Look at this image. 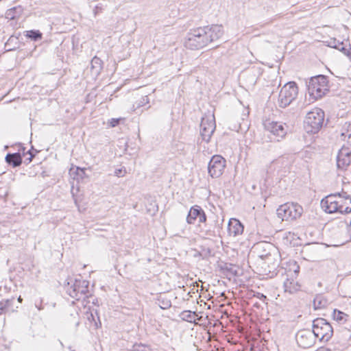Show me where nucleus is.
Masks as SVG:
<instances>
[{
    "instance_id": "43",
    "label": "nucleus",
    "mask_w": 351,
    "mask_h": 351,
    "mask_svg": "<svg viewBox=\"0 0 351 351\" xmlns=\"http://www.w3.org/2000/svg\"><path fill=\"white\" fill-rule=\"evenodd\" d=\"M266 256H267V259H269V258L271 256V255L270 254H268L266 255Z\"/></svg>"
},
{
    "instance_id": "46",
    "label": "nucleus",
    "mask_w": 351,
    "mask_h": 351,
    "mask_svg": "<svg viewBox=\"0 0 351 351\" xmlns=\"http://www.w3.org/2000/svg\"><path fill=\"white\" fill-rule=\"evenodd\" d=\"M254 306L258 307L259 306H258V304L257 303H256V304H254Z\"/></svg>"
},
{
    "instance_id": "36",
    "label": "nucleus",
    "mask_w": 351,
    "mask_h": 351,
    "mask_svg": "<svg viewBox=\"0 0 351 351\" xmlns=\"http://www.w3.org/2000/svg\"><path fill=\"white\" fill-rule=\"evenodd\" d=\"M348 130L346 132H342L341 136L346 137H348L349 139H351V124L349 123L348 126Z\"/></svg>"
},
{
    "instance_id": "37",
    "label": "nucleus",
    "mask_w": 351,
    "mask_h": 351,
    "mask_svg": "<svg viewBox=\"0 0 351 351\" xmlns=\"http://www.w3.org/2000/svg\"><path fill=\"white\" fill-rule=\"evenodd\" d=\"M206 219H207V217H206V213L203 210L199 216V218H198L199 222V223H205L206 221Z\"/></svg>"
},
{
    "instance_id": "3",
    "label": "nucleus",
    "mask_w": 351,
    "mask_h": 351,
    "mask_svg": "<svg viewBox=\"0 0 351 351\" xmlns=\"http://www.w3.org/2000/svg\"><path fill=\"white\" fill-rule=\"evenodd\" d=\"M307 90L315 100L321 99L329 92L327 77L324 75L312 77L307 84Z\"/></svg>"
},
{
    "instance_id": "15",
    "label": "nucleus",
    "mask_w": 351,
    "mask_h": 351,
    "mask_svg": "<svg viewBox=\"0 0 351 351\" xmlns=\"http://www.w3.org/2000/svg\"><path fill=\"white\" fill-rule=\"evenodd\" d=\"M295 278L287 277L283 284L285 293L293 294L300 290L301 285L298 282L295 281Z\"/></svg>"
},
{
    "instance_id": "30",
    "label": "nucleus",
    "mask_w": 351,
    "mask_h": 351,
    "mask_svg": "<svg viewBox=\"0 0 351 351\" xmlns=\"http://www.w3.org/2000/svg\"><path fill=\"white\" fill-rule=\"evenodd\" d=\"M328 46L332 48L335 49H339V47L342 45L343 44V42H340L339 40H337L336 38H330L329 40L327 41Z\"/></svg>"
},
{
    "instance_id": "26",
    "label": "nucleus",
    "mask_w": 351,
    "mask_h": 351,
    "mask_svg": "<svg viewBox=\"0 0 351 351\" xmlns=\"http://www.w3.org/2000/svg\"><path fill=\"white\" fill-rule=\"evenodd\" d=\"M288 202L279 206L276 210L277 216L282 221H287Z\"/></svg>"
},
{
    "instance_id": "1",
    "label": "nucleus",
    "mask_w": 351,
    "mask_h": 351,
    "mask_svg": "<svg viewBox=\"0 0 351 351\" xmlns=\"http://www.w3.org/2000/svg\"><path fill=\"white\" fill-rule=\"evenodd\" d=\"M223 34V27L221 25L213 24L199 27L191 29L187 34L184 45L192 50L200 49L219 40Z\"/></svg>"
},
{
    "instance_id": "44",
    "label": "nucleus",
    "mask_w": 351,
    "mask_h": 351,
    "mask_svg": "<svg viewBox=\"0 0 351 351\" xmlns=\"http://www.w3.org/2000/svg\"><path fill=\"white\" fill-rule=\"evenodd\" d=\"M35 156L34 154H32L29 155V157L32 158V159L33 160L34 157Z\"/></svg>"
},
{
    "instance_id": "12",
    "label": "nucleus",
    "mask_w": 351,
    "mask_h": 351,
    "mask_svg": "<svg viewBox=\"0 0 351 351\" xmlns=\"http://www.w3.org/2000/svg\"><path fill=\"white\" fill-rule=\"evenodd\" d=\"M264 127L266 131L276 136V138L274 140L276 141H279L280 138H283L287 134L286 129L280 123L268 121L264 123Z\"/></svg>"
},
{
    "instance_id": "16",
    "label": "nucleus",
    "mask_w": 351,
    "mask_h": 351,
    "mask_svg": "<svg viewBox=\"0 0 351 351\" xmlns=\"http://www.w3.org/2000/svg\"><path fill=\"white\" fill-rule=\"evenodd\" d=\"M5 160L8 165L13 167H18L23 162L22 156L19 152L13 154L8 153L5 156Z\"/></svg>"
},
{
    "instance_id": "22",
    "label": "nucleus",
    "mask_w": 351,
    "mask_h": 351,
    "mask_svg": "<svg viewBox=\"0 0 351 351\" xmlns=\"http://www.w3.org/2000/svg\"><path fill=\"white\" fill-rule=\"evenodd\" d=\"M332 317L339 324H344L348 320L349 315L339 310L335 309L332 313Z\"/></svg>"
},
{
    "instance_id": "39",
    "label": "nucleus",
    "mask_w": 351,
    "mask_h": 351,
    "mask_svg": "<svg viewBox=\"0 0 351 351\" xmlns=\"http://www.w3.org/2000/svg\"><path fill=\"white\" fill-rule=\"evenodd\" d=\"M338 196V193H335V194H330L328 196H326L325 198H331V201L332 202H338L339 200H336L335 199V197Z\"/></svg>"
},
{
    "instance_id": "40",
    "label": "nucleus",
    "mask_w": 351,
    "mask_h": 351,
    "mask_svg": "<svg viewBox=\"0 0 351 351\" xmlns=\"http://www.w3.org/2000/svg\"><path fill=\"white\" fill-rule=\"evenodd\" d=\"M343 192L342 191L341 193H338V197L340 198V199H343V205H344V206L346 207V206H348V203L346 204V200H345V198L343 197Z\"/></svg>"
},
{
    "instance_id": "31",
    "label": "nucleus",
    "mask_w": 351,
    "mask_h": 351,
    "mask_svg": "<svg viewBox=\"0 0 351 351\" xmlns=\"http://www.w3.org/2000/svg\"><path fill=\"white\" fill-rule=\"evenodd\" d=\"M326 302L317 297L313 300V306L315 309H320L325 306Z\"/></svg>"
},
{
    "instance_id": "2",
    "label": "nucleus",
    "mask_w": 351,
    "mask_h": 351,
    "mask_svg": "<svg viewBox=\"0 0 351 351\" xmlns=\"http://www.w3.org/2000/svg\"><path fill=\"white\" fill-rule=\"evenodd\" d=\"M66 293L71 298L80 300L92 296L89 290V282L80 276L76 278H70L64 287Z\"/></svg>"
},
{
    "instance_id": "20",
    "label": "nucleus",
    "mask_w": 351,
    "mask_h": 351,
    "mask_svg": "<svg viewBox=\"0 0 351 351\" xmlns=\"http://www.w3.org/2000/svg\"><path fill=\"white\" fill-rule=\"evenodd\" d=\"M24 36L35 42L40 40L43 38V34L39 30L36 29L25 31L24 32Z\"/></svg>"
},
{
    "instance_id": "47",
    "label": "nucleus",
    "mask_w": 351,
    "mask_h": 351,
    "mask_svg": "<svg viewBox=\"0 0 351 351\" xmlns=\"http://www.w3.org/2000/svg\"><path fill=\"white\" fill-rule=\"evenodd\" d=\"M305 260L308 261H311L310 259H307L306 258H304Z\"/></svg>"
},
{
    "instance_id": "42",
    "label": "nucleus",
    "mask_w": 351,
    "mask_h": 351,
    "mask_svg": "<svg viewBox=\"0 0 351 351\" xmlns=\"http://www.w3.org/2000/svg\"><path fill=\"white\" fill-rule=\"evenodd\" d=\"M32 158L28 157L25 160L24 162L26 164H29L30 162H32Z\"/></svg>"
},
{
    "instance_id": "9",
    "label": "nucleus",
    "mask_w": 351,
    "mask_h": 351,
    "mask_svg": "<svg viewBox=\"0 0 351 351\" xmlns=\"http://www.w3.org/2000/svg\"><path fill=\"white\" fill-rule=\"evenodd\" d=\"M217 265L215 269L216 275L221 278H226L231 280L233 277L242 276L243 269H240L239 265Z\"/></svg>"
},
{
    "instance_id": "18",
    "label": "nucleus",
    "mask_w": 351,
    "mask_h": 351,
    "mask_svg": "<svg viewBox=\"0 0 351 351\" xmlns=\"http://www.w3.org/2000/svg\"><path fill=\"white\" fill-rule=\"evenodd\" d=\"M243 231V226L238 221H230L228 223V232L230 235L234 237L239 235Z\"/></svg>"
},
{
    "instance_id": "19",
    "label": "nucleus",
    "mask_w": 351,
    "mask_h": 351,
    "mask_svg": "<svg viewBox=\"0 0 351 351\" xmlns=\"http://www.w3.org/2000/svg\"><path fill=\"white\" fill-rule=\"evenodd\" d=\"M156 303L162 309H169L171 306V298L165 294H160L158 296Z\"/></svg>"
},
{
    "instance_id": "17",
    "label": "nucleus",
    "mask_w": 351,
    "mask_h": 351,
    "mask_svg": "<svg viewBox=\"0 0 351 351\" xmlns=\"http://www.w3.org/2000/svg\"><path fill=\"white\" fill-rule=\"evenodd\" d=\"M202 210L203 209L199 206L195 205L192 206L187 215L186 222L189 224H194L196 219L199 218Z\"/></svg>"
},
{
    "instance_id": "6",
    "label": "nucleus",
    "mask_w": 351,
    "mask_h": 351,
    "mask_svg": "<svg viewBox=\"0 0 351 351\" xmlns=\"http://www.w3.org/2000/svg\"><path fill=\"white\" fill-rule=\"evenodd\" d=\"M298 94V88L295 82H289L281 88L278 95V106L285 108L294 101Z\"/></svg>"
},
{
    "instance_id": "27",
    "label": "nucleus",
    "mask_w": 351,
    "mask_h": 351,
    "mask_svg": "<svg viewBox=\"0 0 351 351\" xmlns=\"http://www.w3.org/2000/svg\"><path fill=\"white\" fill-rule=\"evenodd\" d=\"M196 314L191 311H183L180 315V318L186 322H193L195 321Z\"/></svg>"
},
{
    "instance_id": "32",
    "label": "nucleus",
    "mask_w": 351,
    "mask_h": 351,
    "mask_svg": "<svg viewBox=\"0 0 351 351\" xmlns=\"http://www.w3.org/2000/svg\"><path fill=\"white\" fill-rule=\"evenodd\" d=\"M148 102H149V98L147 97V96L143 97L139 101H136L135 103V104L133 106L134 107H135L134 110H136L137 108H139L140 107L143 106L145 104H147Z\"/></svg>"
},
{
    "instance_id": "29",
    "label": "nucleus",
    "mask_w": 351,
    "mask_h": 351,
    "mask_svg": "<svg viewBox=\"0 0 351 351\" xmlns=\"http://www.w3.org/2000/svg\"><path fill=\"white\" fill-rule=\"evenodd\" d=\"M131 351H152L150 347L146 344L143 343H134L132 348Z\"/></svg>"
},
{
    "instance_id": "34",
    "label": "nucleus",
    "mask_w": 351,
    "mask_h": 351,
    "mask_svg": "<svg viewBox=\"0 0 351 351\" xmlns=\"http://www.w3.org/2000/svg\"><path fill=\"white\" fill-rule=\"evenodd\" d=\"M103 10H104V5L101 3L97 4L93 10V13H94L95 16H96L99 13L102 12Z\"/></svg>"
},
{
    "instance_id": "24",
    "label": "nucleus",
    "mask_w": 351,
    "mask_h": 351,
    "mask_svg": "<svg viewBox=\"0 0 351 351\" xmlns=\"http://www.w3.org/2000/svg\"><path fill=\"white\" fill-rule=\"evenodd\" d=\"M289 266V269L285 268L287 271V277L296 278L299 272H300V265H287Z\"/></svg>"
},
{
    "instance_id": "5",
    "label": "nucleus",
    "mask_w": 351,
    "mask_h": 351,
    "mask_svg": "<svg viewBox=\"0 0 351 351\" xmlns=\"http://www.w3.org/2000/svg\"><path fill=\"white\" fill-rule=\"evenodd\" d=\"M343 197L348 206L343 205V199L338 202H332L331 198H324L321 201L322 207L328 213H339L341 214H348L351 213V197L346 192H343Z\"/></svg>"
},
{
    "instance_id": "8",
    "label": "nucleus",
    "mask_w": 351,
    "mask_h": 351,
    "mask_svg": "<svg viewBox=\"0 0 351 351\" xmlns=\"http://www.w3.org/2000/svg\"><path fill=\"white\" fill-rule=\"evenodd\" d=\"M226 160L220 155H214L208 165V174L213 178H219L223 173Z\"/></svg>"
},
{
    "instance_id": "25",
    "label": "nucleus",
    "mask_w": 351,
    "mask_h": 351,
    "mask_svg": "<svg viewBox=\"0 0 351 351\" xmlns=\"http://www.w3.org/2000/svg\"><path fill=\"white\" fill-rule=\"evenodd\" d=\"M14 298L7 299L0 302V315L6 313L12 306Z\"/></svg>"
},
{
    "instance_id": "49",
    "label": "nucleus",
    "mask_w": 351,
    "mask_h": 351,
    "mask_svg": "<svg viewBox=\"0 0 351 351\" xmlns=\"http://www.w3.org/2000/svg\"><path fill=\"white\" fill-rule=\"evenodd\" d=\"M13 50L12 49H8L7 51H12Z\"/></svg>"
},
{
    "instance_id": "21",
    "label": "nucleus",
    "mask_w": 351,
    "mask_h": 351,
    "mask_svg": "<svg viewBox=\"0 0 351 351\" xmlns=\"http://www.w3.org/2000/svg\"><path fill=\"white\" fill-rule=\"evenodd\" d=\"M261 269L258 267H256V269H258L261 273V275L266 276L267 278H273L277 275V272L276 271V269L271 271L270 268V265H263Z\"/></svg>"
},
{
    "instance_id": "38",
    "label": "nucleus",
    "mask_w": 351,
    "mask_h": 351,
    "mask_svg": "<svg viewBox=\"0 0 351 351\" xmlns=\"http://www.w3.org/2000/svg\"><path fill=\"white\" fill-rule=\"evenodd\" d=\"M121 119H112L110 121L111 127L114 128L118 125L120 123Z\"/></svg>"
},
{
    "instance_id": "48",
    "label": "nucleus",
    "mask_w": 351,
    "mask_h": 351,
    "mask_svg": "<svg viewBox=\"0 0 351 351\" xmlns=\"http://www.w3.org/2000/svg\"><path fill=\"white\" fill-rule=\"evenodd\" d=\"M21 300H22V299H21V297H19V299H18V300H19V301H21Z\"/></svg>"
},
{
    "instance_id": "41",
    "label": "nucleus",
    "mask_w": 351,
    "mask_h": 351,
    "mask_svg": "<svg viewBox=\"0 0 351 351\" xmlns=\"http://www.w3.org/2000/svg\"><path fill=\"white\" fill-rule=\"evenodd\" d=\"M21 150L23 151V154L25 155V148L24 147L21 146ZM32 154V149L28 150L26 153V154H29V155H30Z\"/></svg>"
},
{
    "instance_id": "23",
    "label": "nucleus",
    "mask_w": 351,
    "mask_h": 351,
    "mask_svg": "<svg viewBox=\"0 0 351 351\" xmlns=\"http://www.w3.org/2000/svg\"><path fill=\"white\" fill-rule=\"evenodd\" d=\"M69 173L74 180L79 181L80 179L82 180L85 176V169L80 167L71 168L69 171Z\"/></svg>"
},
{
    "instance_id": "10",
    "label": "nucleus",
    "mask_w": 351,
    "mask_h": 351,
    "mask_svg": "<svg viewBox=\"0 0 351 351\" xmlns=\"http://www.w3.org/2000/svg\"><path fill=\"white\" fill-rule=\"evenodd\" d=\"M295 338L298 346L304 349L312 347L315 344L316 339L313 330L309 329L299 330Z\"/></svg>"
},
{
    "instance_id": "28",
    "label": "nucleus",
    "mask_w": 351,
    "mask_h": 351,
    "mask_svg": "<svg viewBox=\"0 0 351 351\" xmlns=\"http://www.w3.org/2000/svg\"><path fill=\"white\" fill-rule=\"evenodd\" d=\"M91 69L93 70H95V73H99L101 69H102V61L101 60L97 57V56H95L92 60H91Z\"/></svg>"
},
{
    "instance_id": "11",
    "label": "nucleus",
    "mask_w": 351,
    "mask_h": 351,
    "mask_svg": "<svg viewBox=\"0 0 351 351\" xmlns=\"http://www.w3.org/2000/svg\"><path fill=\"white\" fill-rule=\"evenodd\" d=\"M215 130V118L203 117L200 123V135L203 141L206 143L210 141L212 134Z\"/></svg>"
},
{
    "instance_id": "33",
    "label": "nucleus",
    "mask_w": 351,
    "mask_h": 351,
    "mask_svg": "<svg viewBox=\"0 0 351 351\" xmlns=\"http://www.w3.org/2000/svg\"><path fill=\"white\" fill-rule=\"evenodd\" d=\"M253 296L258 298L260 300H261L264 303L267 304V298L263 293H261L259 292H254L253 294Z\"/></svg>"
},
{
    "instance_id": "14",
    "label": "nucleus",
    "mask_w": 351,
    "mask_h": 351,
    "mask_svg": "<svg viewBox=\"0 0 351 351\" xmlns=\"http://www.w3.org/2000/svg\"><path fill=\"white\" fill-rule=\"evenodd\" d=\"M303 213V208L297 203L288 202L287 221L295 220L300 217Z\"/></svg>"
},
{
    "instance_id": "4",
    "label": "nucleus",
    "mask_w": 351,
    "mask_h": 351,
    "mask_svg": "<svg viewBox=\"0 0 351 351\" xmlns=\"http://www.w3.org/2000/svg\"><path fill=\"white\" fill-rule=\"evenodd\" d=\"M324 112L319 108H315L309 111L304 121V128L308 133L316 134L323 127L324 122Z\"/></svg>"
},
{
    "instance_id": "7",
    "label": "nucleus",
    "mask_w": 351,
    "mask_h": 351,
    "mask_svg": "<svg viewBox=\"0 0 351 351\" xmlns=\"http://www.w3.org/2000/svg\"><path fill=\"white\" fill-rule=\"evenodd\" d=\"M313 332L320 341H328L332 335L333 328L330 324L324 318H317L313 322Z\"/></svg>"
},
{
    "instance_id": "13",
    "label": "nucleus",
    "mask_w": 351,
    "mask_h": 351,
    "mask_svg": "<svg viewBox=\"0 0 351 351\" xmlns=\"http://www.w3.org/2000/svg\"><path fill=\"white\" fill-rule=\"evenodd\" d=\"M351 162V151L349 148L343 147L339 150L337 156V168L346 170Z\"/></svg>"
},
{
    "instance_id": "45",
    "label": "nucleus",
    "mask_w": 351,
    "mask_h": 351,
    "mask_svg": "<svg viewBox=\"0 0 351 351\" xmlns=\"http://www.w3.org/2000/svg\"><path fill=\"white\" fill-rule=\"evenodd\" d=\"M307 250H308L307 248H305L304 250H303L302 251V253L305 252L306 251H307Z\"/></svg>"
},
{
    "instance_id": "35",
    "label": "nucleus",
    "mask_w": 351,
    "mask_h": 351,
    "mask_svg": "<svg viewBox=\"0 0 351 351\" xmlns=\"http://www.w3.org/2000/svg\"><path fill=\"white\" fill-rule=\"evenodd\" d=\"M126 173V170L125 168L122 169H117L114 171V176L117 177H123Z\"/></svg>"
}]
</instances>
